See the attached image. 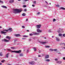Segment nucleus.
<instances>
[{"mask_svg": "<svg viewBox=\"0 0 65 65\" xmlns=\"http://www.w3.org/2000/svg\"><path fill=\"white\" fill-rule=\"evenodd\" d=\"M55 61H58V59L56 58L55 59Z\"/></svg>", "mask_w": 65, "mask_h": 65, "instance_id": "obj_52", "label": "nucleus"}, {"mask_svg": "<svg viewBox=\"0 0 65 65\" xmlns=\"http://www.w3.org/2000/svg\"><path fill=\"white\" fill-rule=\"evenodd\" d=\"M48 32H50V33L51 32H52V31H51V30H48Z\"/></svg>", "mask_w": 65, "mask_h": 65, "instance_id": "obj_38", "label": "nucleus"}, {"mask_svg": "<svg viewBox=\"0 0 65 65\" xmlns=\"http://www.w3.org/2000/svg\"><path fill=\"white\" fill-rule=\"evenodd\" d=\"M52 38H54V36H52Z\"/></svg>", "mask_w": 65, "mask_h": 65, "instance_id": "obj_61", "label": "nucleus"}, {"mask_svg": "<svg viewBox=\"0 0 65 65\" xmlns=\"http://www.w3.org/2000/svg\"><path fill=\"white\" fill-rule=\"evenodd\" d=\"M41 51L40 50L39 51V53H41Z\"/></svg>", "mask_w": 65, "mask_h": 65, "instance_id": "obj_44", "label": "nucleus"}, {"mask_svg": "<svg viewBox=\"0 0 65 65\" xmlns=\"http://www.w3.org/2000/svg\"><path fill=\"white\" fill-rule=\"evenodd\" d=\"M28 21V19H27L26 20V21Z\"/></svg>", "mask_w": 65, "mask_h": 65, "instance_id": "obj_55", "label": "nucleus"}, {"mask_svg": "<svg viewBox=\"0 0 65 65\" xmlns=\"http://www.w3.org/2000/svg\"><path fill=\"white\" fill-rule=\"evenodd\" d=\"M44 38L45 39H46V37H44Z\"/></svg>", "mask_w": 65, "mask_h": 65, "instance_id": "obj_57", "label": "nucleus"}, {"mask_svg": "<svg viewBox=\"0 0 65 65\" xmlns=\"http://www.w3.org/2000/svg\"><path fill=\"white\" fill-rule=\"evenodd\" d=\"M24 11H27V9H25L24 10Z\"/></svg>", "mask_w": 65, "mask_h": 65, "instance_id": "obj_42", "label": "nucleus"}, {"mask_svg": "<svg viewBox=\"0 0 65 65\" xmlns=\"http://www.w3.org/2000/svg\"><path fill=\"white\" fill-rule=\"evenodd\" d=\"M64 49H65V47H64Z\"/></svg>", "mask_w": 65, "mask_h": 65, "instance_id": "obj_64", "label": "nucleus"}, {"mask_svg": "<svg viewBox=\"0 0 65 65\" xmlns=\"http://www.w3.org/2000/svg\"><path fill=\"white\" fill-rule=\"evenodd\" d=\"M27 32H29V30H27Z\"/></svg>", "mask_w": 65, "mask_h": 65, "instance_id": "obj_58", "label": "nucleus"}, {"mask_svg": "<svg viewBox=\"0 0 65 65\" xmlns=\"http://www.w3.org/2000/svg\"><path fill=\"white\" fill-rule=\"evenodd\" d=\"M24 37H28V36H27L24 35L23 36Z\"/></svg>", "mask_w": 65, "mask_h": 65, "instance_id": "obj_25", "label": "nucleus"}, {"mask_svg": "<svg viewBox=\"0 0 65 65\" xmlns=\"http://www.w3.org/2000/svg\"><path fill=\"white\" fill-rule=\"evenodd\" d=\"M56 21V20L55 19H54L53 20V22H55V21Z\"/></svg>", "mask_w": 65, "mask_h": 65, "instance_id": "obj_33", "label": "nucleus"}, {"mask_svg": "<svg viewBox=\"0 0 65 65\" xmlns=\"http://www.w3.org/2000/svg\"><path fill=\"white\" fill-rule=\"evenodd\" d=\"M2 65V63H0V65Z\"/></svg>", "mask_w": 65, "mask_h": 65, "instance_id": "obj_56", "label": "nucleus"}, {"mask_svg": "<svg viewBox=\"0 0 65 65\" xmlns=\"http://www.w3.org/2000/svg\"><path fill=\"white\" fill-rule=\"evenodd\" d=\"M23 7H26V5H23Z\"/></svg>", "mask_w": 65, "mask_h": 65, "instance_id": "obj_39", "label": "nucleus"}, {"mask_svg": "<svg viewBox=\"0 0 65 65\" xmlns=\"http://www.w3.org/2000/svg\"><path fill=\"white\" fill-rule=\"evenodd\" d=\"M33 34L34 35H39L40 34L37 32H33Z\"/></svg>", "mask_w": 65, "mask_h": 65, "instance_id": "obj_6", "label": "nucleus"}, {"mask_svg": "<svg viewBox=\"0 0 65 65\" xmlns=\"http://www.w3.org/2000/svg\"><path fill=\"white\" fill-rule=\"evenodd\" d=\"M49 58V55H46L45 57V59H47Z\"/></svg>", "mask_w": 65, "mask_h": 65, "instance_id": "obj_11", "label": "nucleus"}, {"mask_svg": "<svg viewBox=\"0 0 65 65\" xmlns=\"http://www.w3.org/2000/svg\"><path fill=\"white\" fill-rule=\"evenodd\" d=\"M22 16H23L24 17L26 15V13H23L22 14Z\"/></svg>", "mask_w": 65, "mask_h": 65, "instance_id": "obj_20", "label": "nucleus"}, {"mask_svg": "<svg viewBox=\"0 0 65 65\" xmlns=\"http://www.w3.org/2000/svg\"><path fill=\"white\" fill-rule=\"evenodd\" d=\"M3 31H2L1 32V34H4V35H6L7 32H8V31H9L10 32L12 31V28H10L8 29H5L3 30Z\"/></svg>", "mask_w": 65, "mask_h": 65, "instance_id": "obj_1", "label": "nucleus"}, {"mask_svg": "<svg viewBox=\"0 0 65 65\" xmlns=\"http://www.w3.org/2000/svg\"><path fill=\"white\" fill-rule=\"evenodd\" d=\"M53 51H57V49H54L53 50Z\"/></svg>", "mask_w": 65, "mask_h": 65, "instance_id": "obj_29", "label": "nucleus"}, {"mask_svg": "<svg viewBox=\"0 0 65 65\" xmlns=\"http://www.w3.org/2000/svg\"><path fill=\"white\" fill-rule=\"evenodd\" d=\"M2 41H4V42H9V40H7L6 39H4L2 40Z\"/></svg>", "mask_w": 65, "mask_h": 65, "instance_id": "obj_8", "label": "nucleus"}, {"mask_svg": "<svg viewBox=\"0 0 65 65\" xmlns=\"http://www.w3.org/2000/svg\"><path fill=\"white\" fill-rule=\"evenodd\" d=\"M7 50L8 51H11V50L9 49H7Z\"/></svg>", "mask_w": 65, "mask_h": 65, "instance_id": "obj_28", "label": "nucleus"}, {"mask_svg": "<svg viewBox=\"0 0 65 65\" xmlns=\"http://www.w3.org/2000/svg\"><path fill=\"white\" fill-rule=\"evenodd\" d=\"M38 57H41V55H38Z\"/></svg>", "mask_w": 65, "mask_h": 65, "instance_id": "obj_46", "label": "nucleus"}, {"mask_svg": "<svg viewBox=\"0 0 65 65\" xmlns=\"http://www.w3.org/2000/svg\"><path fill=\"white\" fill-rule=\"evenodd\" d=\"M36 1H35L34 2V4H36Z\"/></svg>", "mask_w": 65, "mask_h": 65, "instance_id": "obj_40", "label": "nucleus"}, {"mask_svg": "<svg viewBox=\"0 0 65 65\" xmlns=\"http://www.w3.org/2000/svg\"><path fill=\"white\" fill-rule=\"evenodd\" d=\"M21 52L22 50H19L18 51H12V52L13 53H16L18 54H21Z\"/></svg>", "mask_w": 65, "mask_h": 65, "instance_id": "obj_3", "label": "nucleus"}, {"mask_svg": "<svg viewBox=\"0 0 65 65\" xmlns=\"http://www.w3.org/2000/svg\"><path fill=\"white\" fill-rule=\"evenodd\" d=\"M40 14V12H38L37 13V15H39Z\"/></svg>", "mask_w": 65, "mask_h": 65, "instance_id": "obj_37", "label": "nucleus"}, {"mask_svg": "<svg viewBox=\"0 0 65 65\" xmlns=\"http://www.w3.org/2000/svg\"><path fill=\"white\" fill-rule=\"evenodd\" d=\"M9 53H8L7 54H6V58H8L9 57Z\"/></svg>", "mask_w": 65, "mask_h": 65, "instance_id": "obj_12", "label": "nucleus"}, {"mask_svg": "<svg viewBox=\"0 0 65 65\" xmlns=\"http://www.w3.org/2000/svg\"><path fill=\"white\" fill-rule=\"evenodd\" d=\"M18 1H21V0H18Z\"/></svg>", "mask_w": 65, "mask_h": 65, "instance_id": "obj_60", "label": "nucleus"}, {"mask_svg": "<svg viewBox=\"0 0 65 65\" xmlns=\"http://www.w3.org/2000/svg\"><path fill=\"white\" fill-rule=\"evenodd\" d=\"M15 36L16 37H19L20 36V34H17L15 35Z\"/></svg>", "mask_w": 65, "mask_h": 65, "instance_id": "obj_14", "label": "nucleus"}, {"mask_svg": "<svg viewBox=\"0 0 65 65\" xmlns=\"http://www.w3.org/2000/svg\"><path fill=\"white\" fill-rule=\"evenodd\" d=\"M28 41H31V39H28Z\"/></svg>", "mask_w": 65, "mask_h": 65, "instance_id": "obj_35", "label": "nucleus"}, {"mask_svg": "<svg viewBox=\"0 0 65 65\" xmlns=\"http://www.w3.org/2000/svg\"><path fill=\"white\" fill-rule=\"evenodd\" d=\"M24 1H25V2H26V1H29V0H23Z\"/></svg>", "mask_w": 65, "mask_h": 65, "instance_id": "obj_47", "label": "nucleus"}, {"mask_svg": "<svg viewBox=\"0 0 65 65\" xmlns=\"http://www.w3.org/2000/svg\"><path fill=\"white\" fill-rule=\"evenodd\" d=\"M41 43L42 44H46L47 43V42H41Z\"/></svg>", "mask_w": 65, "mask_h": 65, "instance_id": "obj_13", "label": "nucleus"}, {"mask_svg": "<svg viewBox=\"0 0 65 65\" xmlns=\"http://www.w3.org/2000/svg\"><path fill=\"white\" fill-rule=\"evenodd\" d=\"M2 28V27L1 26H0V28Z\"/></svg>", "mask_w": 65, "mask_h": 65, "instance_id": "obj_62", "label": "nucleus"}, {"mask_svg": "<svg viewBox=\"0 0 65 65\" xmlns=\"http://www.w3.org/2000/svg\"><path fill=\"white\" fill-rule=\"evenodd\" d=\"M56 7H60V6H59V5H56Z\"/></svg>", "mask_w": 65, "mask_h": 65, "instance_id": "obj_32", "label": "nucleus"}, {"mask_svg": "<svg viewBox=\"0 0 65 65\" xmlns=\"http://www.w3.org/2000/svg\"><path fill=\"white\" fill-rule=\"evenodd\" d=\"M17 40H14V42L15 43L16 42V41H17Z\"/></svg>", "mask_w": 65, "mask_h": 65, "instance_id": "obj_49", "label": "nucleus"}, {"mask_svg": "<svg viewBox=\"0 0 65 65\" xmlns=\"http://www.w3.org/2000/svg\"><path fill=\"white\" fill-rule=\"evenodd\" d=\"M22 9H14L13 10V13H20L21 11H22Z\"/></svg>", "mask_w": 65, "mask_h": 65, "instance_id": "obj_2", "label": "nucleus"}, {"mask_svg": "<svg viewBox=\"0 0 65 65\" xmlns=\"http://www.w3.org/2000/svg\"><path fill=\"white\" fill-rule=\"evenodd\" d=\"M29 50H27V53H29Z\"/></svg>", "mask_w": 65, "mask_h": 65, "instance_id": "obj_48", "label": "nucleus"}, {"mask_svg": "<svg viewBox=\"0 0 65 65\" xmlns=\"http://www.w3.org/2000/svg\"><path fill=\"white\" fill-rule=\"evenodd\" d=\"M22 39H23V40H25L26 39L24 38H22Z\"/></svg>", "mask_w": 65, "mask_h": 65, "instance_id": "obj_41", "label": "nucleus"}, {"mask_svg": "<svg viewBox=\"0 0 65 65\" xmlns=\"http://www.w3.org/2000/svg\"><path fill=\"white\" fill-rule=\"evenodd\" d=\"M33 49H34V51H36V48L35 47L33 48Z\"/></svg>", "mask_w": 65, "mask_h": 65, "instance_id": "obj_27", "label": "nucleus"}, {"mask_svg": "<svg viewBox=\"0 0 65 65\" xmlns=\"http://www.w3.org/2000/svg\"><path fill=\"white\" fill-rule=\"evenodd\" d=\"M2 7L3 8H7V7L6 6H2Z\"/></svg>", "mask_w": 65, "mask_h": 65, "instance_id": "obj_17", "label": "nucleus"}, {"mask_svg": "<svg viewBox=\"0 0 65 65\" xmlns=\"http://www.w3.org/2000/svg\"><path fill=\"white\" fill-rule=\"evenodd\" d=\"M56 40L57 41H60V39L59 38L57 37H56Z\"/></svg>", "mask_w": 65, "mask_h": 65, "instance_id": "obj_9", "label": "nucleus"}, {"mask_svg": "<svg viewBox=\"0 0 65 65\" xmlns=\"http://www.w3.org/2000/svg\"><path fill=\"white\" fill-rule=\"evenodd\" d=\"M45 3H47V4H48V3L46 1H45Z\"/></svg>", "mask_w": 65, "mask_h": 65, "instance_id": "obj_54", "label": "nucleus"}, {"mask_svg": "<svg viewBox=\"0 0 65 65\" xmlns=\"http://www.w3.org/2000/svg\"><path fill=\"white\" fill-rule=\"evenodd\" d=\"M50 47V46H45V47L49 48V47Z\"/></svg>", "mask_w": 65, "mask_h": 65, "instance_id": "obj_36", "label": "nucleus"}, {"mask_svg": "<svg viewBox=\"0 0 65 65\" xmlns=\"http://www.w3.org/2000/svg\"><path fill=\"white\" fill-rule=\"evenodd\" d=\"M32 7H35V5H32Z\"/></svg>", "mask_w": 65, "mask_h": 65, "instance_id": "obj_50", "label": "nucleus"}, {"mask_svg": "<svg viewBox=\"0 0 65 65\" xmlns=\"http://www.w3.org/2000/svg\"><path fill=\"white\" fill-rule=\"evenodd\" d=\"M22 27L23 28H25V26H22Z\"/></svg>", "mask_w": 65, "mask_h": 65, "instance_id": "obj_45", "label": "nucleus"}, {"mask_svg": "<svg viewBox=\"0 0 65 65\" xmlns=\"http://www.w3.org/2000/svg\"><path fill=\"white\" fill-rule=\"evenodd\" d=\"M45 61L46 62H50V59H46L45 60Z\"/></svg>", "mask_w": 65, "mask_h": 65, "instance_id": "obj_18", "label": "nucleus"}, {"mask_svg": "<svg viewBox=\"0 0 65 65\" xmlns=\"http://www.w3.org/2000/svg\"><path fill=\"white\" fill-rule=\"evenodd\" d=\"M11 49H13V50L14 49H15V47H11Z\"/></svg>", "mask_w": 65, "mask_h": 65, "instance_id": "obj_26", "label": "nucleus"}, {"mask_svg": "<svg viewBox=\"0 0 65 65\" xmlns=\"http://www.w3.org/2000/svg\"><path fill=\"white\" fill-rule=\"evenodd\" d=\"M49 4L50 5L51 4V3H49Z\"/></svg>", "mask_w": 65, "mask_h": 65, "instance_id": "obj_63", "label": "nucleus"}, {"mask_svg": "<svg viewBox=\"0 0 65 65\" xmlns=\"http://www.w3.org/2000/svg\"><path fill=\"white\" fill-rule=\"evenodd\" d=\"M49 50L50 51H52V52H53L54 51V50L53 49L50 48L49 49Z\"/></svg>", "mask_w": 65, "mask_h": 65, "instance_id": "obj_22", "label": "nucleus"}, {"mask_svg": "<svg viewBox=\"0 0 65 65\" xmlns=\"http://www.w3.org/2000/svg\"><path fill=\"white\" fill-rule=\"evenodd\" d=\"M41 25H37L36 26V28L38 29H39L41 27Z\"/></svg>", "mask_w": 65, "mask_h": 65, "instance_id": "obj_5", "label": "nucleus"}, {"mask_svg": "<svg viewBox=\"0 0 65 65\" xmlns=\"http://www.w3.org/2000/svg\"><path fill=\"white\" fill-rule=\"evenodd\" d=\"M33 34H29L30 36H33Z\"/></svg>", "mask_w": 65, "mask_h": 65, "instance_id": "obj_31", "label": "nucleus"}, {"mask_svg": "<svg viewBox=\"0 0 65 65\" xmlns=\"http://www.w3.org/2000/svg\"><path fill=\"white\" fill-rule=\"evenodd\" d=\"M14 0H11L9 1V3H13L14 2Z\"/></svg>", "mask_w": 65, "mask_h": 65, "instance_id": "obj_10", "label": "nucleus"}, {"mask_svg": "<svg viewBox=\"0 0 65 65\" xmlns=\"http://www.w3.org/2000/svg\"><path fill=\"white\" fill-rule=\"evenodd\" d=\"M58 35H59V36H60V37L62 36V34H58Z\"/></svg>", "mask_w": 65, "mask_h": 65, "instance_id": "obj_21", "label": "nucleus"}, {"mask_svg": "<svg viewBox=\"0 0 65 65\" xmlns=\"http://www.w3.org/2000/svg\"><path fill=\"white\" fill-rule=\"evenodd\" d=\"M36 63L34 61H32L29 62V64L31 65H34Z\"/></svg>", "mask_w": 65, "mask_h": 65, "instance_id": "obj_4", "label": "nucleus"}, {"mask_svg": "<svg viewBox=\"0 0 65 65\" xmlns=\"http://www.w3.org/2000/svg\"><path fill=\"white\" fill-rule=\"evenodd\" d=\"M0 3H3V1L0 0Z\"/></svg>", "mask_w": 65, "mask_h": 65, "instance_id": "obj_30", "label": "nucleus"}, {"mask_svg": "<svg viewBox=\"0 0 65 65\" xmlns=\"http://www.w3.org/2000/svg\"><path fill=\"white\" fill-rule=\"evenodd\" d=\"M65 34H63V37H65Z\"/></svg>", "mask_w": 65, "mask_h": 65, "instance_id": "obj_43", "label": "nucleus"}, {"mask_svg": "<svg viewBox=\"0 0 65 65\" xmlns=\"http://www.w3.org/2000/svg\"><path fill=\"white\" fill-rule=\"evenodd\" d=\"M6 38L8 39L9 40H10L11 38H10V37L9 36H7L6 37Z\"/></svg>", "mask_w": 65, "mask_h": 65, "instance_id": "obj_16", "label": "nucleus"}, {"mask_svg": "<svg viewBox=\"0 0 65 65\" xmlns=\"http://www.w3.org/2000/svg\"><path fill=\"white\" fill-rule=\"evenodd\" d=\"M37 58H35V61H37Z\"/></svg>", "mask_w": 65, "mask_h": 65, "instance_id": "obj_51", "label": "nucleus"}, {"mask_svg": "<svg viewBox=\"0 0 65 65\" xmlns=\"http://www.w3.org/2000/svg\"><path fill=\"white\" fill-rule=\"evenodd\" d=\"M63 60H65V57H63Z\"/></svg>", "mask_w": 65, "mask_h": 65, "instance_id": "obj_53", "label": "nucleus"}, {"mask_svg": "<svg viewBox=\"0 0 65 65\" xmlns=\"http://www.w3.org/2000/svg\"><path fill=\"white\" fill-rule=\"evenodd\" d=\"M19 56L20 57L22 56H23V54H19Z\"/></svg>", "mask_w": 65, "mask_h": 65, "instance_id": "obj_23", "label": "nucleus"}, {"mask_svg": "<svg viewBox=\"0 0 65 65\" xmlns=\"http://www.w3.org/2000/svg\"><path fill=\"white\" fill-rule=\"evenodd\" d=\"M37 32H39V33H40L42 32V30L38 29H37Z\"/></svg>", "mask_w": 65, "mask_h": 65, "instance_id": "obj_7", "label": "nucleus"}, {"mask_svg": "<svg viewBox=\"0 0 65 65\" xmlns=\"http://www.w3.org/2000/svg\"><path fill=\"white\" fill-rule=\"evenodd\" d=\"M60 9H62L63 10H65V8L63 7L60 8Z\"/></svg>", "mask_w": 65, "mask_h": 65, "instance_id": "obj_19", "label": "nucleus"}, {"mask_svg": "<svg viewBox=\"0 0 65 65\" xmlns=\"http://www.w3.org/2000/svg\"><path fill=\"white\" fill-rule=\"evenodd\" d=\"M0 56H3V54L2 52H1L0 53Z\"/></svg>", "mask_w": 65, "mask_h": 65, "instance_id": "obj_24", "label": "nucleus"}, {"mask_svg": "<svg viewBox=\"0 0 65 65\" xmlns=\"http://www.w3.org/2000/svg\"><path fill=\"white\" fill-rule=\"evenodd\" d=\"M56 62L57 63H58V64H61L62 63V62L60 61H56Z\"/></svg>", "mask_w": 65, "mask_h": 65, "instance_id": "obj_15", "label": "nucleus"}, {"mask_svg": "<svg viewBox=\"0 0 65 65\" xmlns=\"http://www.w3.org/2000/svg\"><path fill=\"white\" fill-rule=\"evenodd\" d=\"M4 61H5V60H2L1 62H2V63H3V62H4Z\"/></svg>", "mask_w": 65, "mask_h": 65, "instance_id": "obj_34", "label": "nucleus"}, {"mask_svg": "<svg viewBox=\"0 0 65 65\" xmlns=\"http://www.w3.org/2000/svg\"><path fill=\"white\" fill-rule=\"evenodd\" d=\"M8 65H11V64H8Z\"/></svg>", "mask_w": 65, "mask_h": 65, "instance_id": "obj_59", "label": "nucleus"}]
</instances>
